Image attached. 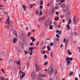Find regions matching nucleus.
Here are the masks:
<instances>
[{
    "label": "nucleus",
    "instance_id": "f257e3e1",
    "mask_svg": "<svg viewBox=\"0 0 80 80\" xmlns=\"http://www.w3.org/2000/svg\"><path fill=\"white\" fill-rule=\"evenodd\" d=\"M53 64H52L49 67L48 70V72L49 73V75H51L53 72Z\"/></svg>",
    "mask_w": 80,
    "mask_h": 80
},
{
    "label": "nucleus",
    "instance_id": "f03ea898",
    "mask_svg": "<svg viewBox=\"0 0 80 80\" xmlns=\"http://www.w3.org/2000/svg\"><path fill=\"white\" fill-rule=\"evenodd\" d=\"M42 77H47V75H45V74H40L37 77L38 79V80H43L42 79Z\"/></svg>",
    "mask_w": 80,
    "mask_h": 80
},
{
    "label": "nucleus",
    "instance_id": "7ed1b4c3",
    "mask_svg": "<svg viewBox=\"0 0 80 80\" xmlns=\"http://www.w3.org/2000/svg\"><path fill=\"white\" fill-rule=\"evenodd\" d=\"M68 8H69V6H67L64 8L63 10V12L64 13H66L67 11L68 10Z\"/></svg>",
    "mask_w": 80,
    "mask_h": 80
},
{
    "label": "nucleus",
    "instance_id": "20e7f679",
    "mask_svg": "<svg viewBox=\"0 0 80 80\" xmlns=\"http://www.w3.org/2000/svg\"><path fill=\"white\" fill-rule=\"evenodd\" d=\"M45 25L46 27H48L50 25V21L49 20H46L45 21Z\"/></svg>",
    "mask_w": 80,
    "mask_h": 80
},
{
    "label": "nucleus",
    "instance_id": "39448f33",
    "mask_svg": "<svg viewBox=\"0 0 80 80\" xmlns=\"http://www.w3.org/2000/svg\"><path fill=\"white\" fill-rule=\"evenodd\" d=\"M19 72L20 73V74H21V73H22V76H21L20 77V78H21V79H22V78L24 77L25 76V74L23 73L22 71L21 70H20L19 71Z\"/></svg>",
    "mask_w": 80,
    "mask_h": 80
},
{
    "label": "nucleus",
    "instance_id": "423d86ee",
    "mask_svg": "<svg viewBox=\"0 0 80 80\" xmlns=\"http://www.w3.org/2000/svg\"><path fill=\"white\" fill-rule=\"evenodd\" d=\"M8 61L9 64H12V63L13 62L14 60H13V59H10Z\"/></svg>",
    "mask_w": 80,
    "mask_h": 80
},
{
    "label": "nucleus",
    "instance_id": "0eeeda50",
    "mask_svg": "<svg viewBox=\"0 0 80 80\" xmlns=\"http://www.w3.org/2000/svg\"><path fill=\"white\" fill-rule=\"evenodd\" d=\"M38 58L37 57L35 58V65H37V63H38Z\"/></svg>",
    "mask_w": 80,
    "mask_h": 80
},
{
    "label": "nucleus",
    "instance_id": "6e6552de",
    "mask_svg": "<svg viewBox=\"0 0 80 80\" xmlns=\"http://www.w3.org/2000/svg\"><path fill=\"white\" fill-rule=\"evenodd\" d=\"M45 17H44L42 18H40L38 19V21H43V20H45Z\"/></svg>",
    "mask_w": 80,
    "mask_h": 80
},
{
    "label": "nucleus",
    "instance_id": "1a4fd4ad",
    "mask_svg": "<svg viewBox=\"0 0 80 80\" xmlns=\"http://www.w3.org/2000/svg\"><path fill=\"white\" fill-rule=\"evenodd\" d=\"M68 44V38L67 39L66 41L65 42V47H67Z\"/></svg>",
    "mask_w": 80,
    "mask_h": 80
},
{
    "label": "nucleus",
    "instance_id": "9d476101",
    "mask_svg": "<svg viewBox=\"0 0 80 80\" xmlns=\"http://www.w3.org/2000/svg\"><path fill=\"white\" fill-rule=\"evenodd\" d=\"M73 22L74 23V24L75 25H76V23H77V21L76 20V18L75 17H74L73 19Z\"/></svg>",
    "mask_w": 80,
    "mask_h": 80
},
{
    "label": "nucleus",
    "instance_id": "9b49d317",
    "mask_svg": "<svg viewBox=\"0 0 80 80\" xmlns=\"http://www.w3.org/2000/svg\"><path fill=\"white\" fill-rule=\"evenodd\" d=\"M14 35L15 37H17V31L15 30H14L13 31Z\"/></svg>",
    "mask_w": 80,
    "mask_h": 80
},
{
    "label": "nucleus",
    "instance_id": "f8f14e48",
    "mask_svg": "<svg viewBox=\"0 0 80 80\" xmlns=\"http://www.w3.org/2000/svg\"><path fill=\"white\" fill-rule=\"evenodd\" d=\"M17 42V40L16 38H14L13 40V43H16V42Z\"/></svg>",
    "mask_w": 80,
    "mask_h": 80
},
{
    "label": "nucleus",
    "instance_id": "ddd939ff",
    "mask_svg": "<svg viewBox=\"0 0 80 80\" xmlns=\"http://www.w3.org/2000/svg\"><path fill=\"white\" fill-rule=\"evenodd\" d=\"M5 23H6V24H7V23H8H8H10V19L9 18H8L7 19L6 22H5Z\"/></svg>",
    "mask_w": 80,
    "mask_h": 80
},
{
    "label": "nucleus",
    "instance_id": "4468645a",
    "mask_svg": "<svg viewBox=\"0 0 80 80\" xmlns=\"http://www.w3.org/2000/svg\"><path fill=\"white\" fill-rule=\"evenodd\" d=\"M31 39L32 40V42H35V38L34 39V37H31Z\"/></svg>",
    "mask_w": 80,
    "mask_h": 80
},
{
    "label": "nucleus",
    "instance_id": "2eb2a0df",
    "mask_svg": "<svg viewBox=\"0 0 80 80\" xmlns=\"http://www.w3.org/2000/svg\"><path fill=\"white\" fill-rule=\"evenodd\" d=\"M35 3H33L32 4H31V5H30L29 6L30 8H33V6H35Z\"/></svg>",
    "mask_w": 80,
    "mask_h": 80
},
{
    "label": "nucleus",
    "instance_id": "dca6fc26",
    "mask_svg": "<svg viewBox=\"0 0 80 80\" xmlns=\"http://www.w3.org/2000/svg\"><path fill=\"white\" fill-rule=\"evenodd\" d=\"M21 48H23L24 47L23 46V43L22 42H19Z\"/></svg>",
    "mask_w": 80,
    "mask_h": 80
},
{
    "label": "nucleus",
    "instance_id": "f3484780",
    "mask_svg": "<svg viewBox=\"0 0 80 80\" xmlns=\"http://www.w3.org/2000/svg\"><path fill=\"white\" fill-rule=\"evenodd\" d=\"M35 65L36 67L37 70V71H39V70H40L39 67L37 66V64H35Z\"/></svg>",
    "mask_w": 80,
    "mask_h": 80
},
{
    "label": "nucleus",
    "instance_id": "a211bd4d",
    "mask_svg": "<svg viewBox=\"0 0 80 80\" xmlns=\"http://www.w3.org/2000/svg\"><path fill=\"white\" fill-rule=\"evenodd\" d=\"M54 26L55 27H57V26L58 25V24H57V22H54Z\"/></svg>",
    "mask_w": 80,
    "mask_h": 80
},
{
    "label": "nucleus",
    "instance_id": "6ab92c4d",
    "mask_svg": "<svg viewBox=\"0 0 80 80\" xmlns=\"http://www.w3.org/2000/svg\"><path fill=\"white\" fill-rule=\"evenodd\" d=\"M47 48L48 51H50L51 50V49H50V46L49 45L47 46Z\"/></svg>",
    "mask_w": 80,
    "mask_h": 80
},
{
    "label": "nucleus",
    "instance_id": "aec40b11",
    "mask_svg": "<svg viewBox=\"0 0 80 80\" xmlns=\"http://www.w3.org/2000/svg\"><path fill=\"white\" fill-rule=\"evenodd\" d=\"M22 7L24 8V11H26V10H27V9H26V6H25V5H22Z\"/></svg>",
    "mask_w": 80,
    "mask_h": 80
},
{
    "label": "nucleus",
    "instance_id": "412c9836",
    "mask_svg": "<svg viewBox=\"0 0 80 80\" xmlns=\"http://www.w3.org/2000/svg\"><path fill=\"white\" fill-rule=\"evenodd\" d=\"M65 6V3H64L62 4L61 6V7L62 8H63Z\"/></svg>",
    "mask_w": 80,
    "mask_h": 80
},
{
    "label": "nucleus",
    "instance_id": "4be33fe9",
    "mask_svg": "<svg viewBox=\"0 0 80 80\" xmlns=\"http://www.w3.org/2000/svg\"><path fill=\"white\" fill-rule=\"evenodd\" d=\"M66 27L68 28V30H70V25H69V24H67L66 25Z\"/></svg>",
    "mask_w": 80,
    "mask_h": 80
},
{
    "label": "nucleus",
    "instance_id": "5701e85b",
    "mask_svg": "<svg viewBox=\"0 0 80 80\" xmlns=\"http://www.w3.org/2000/svg\"><path fill=\"white\" fill-rule=\"evenodd\" d=\"M31 76H35V72H33L31 73Z\"/></svg>",
    "mask_w": 80,
    "mask_h": 80
},
{
    "label": "nucleus",
    "instance_id": "b1692460",
    "mask_svg": "<svg viewBox=\"0 0 80 80\" xmlns=\"http://www.w3.org/2000/svg\"><path fill=\"white\" fill-rule=\"evenodd\" d=\"M6 53V52L5 51H3L2 53V56H4Z\"/></svg>",
    "mask_w": 80,
    "mask_h": 80
},
{
    "label": "nucleus",
    "instance_id": "393cba45",
    "mask_svg": "<svg viewBox=\"0 0 80 80\" xmlns=\"http://www.w3.org/2000/svg\"><path fill=\"white\" fill-rule=\"evenodd\" d=\"M29 63H30L29 62H28L27 63V67H28L27 70H28V68H29Z\"/></svg>",
    "mask_w": 80,
    "mask_h": 80
},
{
    "label": "nucleus",
    "instance_id": "a878e982",
    "mask_svg": "<svg viewBox=\"0 0 80 80\" xmlns=\"http://www.w3.org/2000/svg\"><path fill=\"white\" fill-rule=\"evenodd\" d=\"M73 73H73V72L72 71L69 73V75H73Z\"/></svg>",
    "mask_w": 80,
    "mask_h": 80
},
{
    "label": "nucleus",
    "instance_id": "bb28decb",
    "mask_svg": "<svg viewBox=\"0 0 80 80\" xmlns=\"http://www.w3.org/2000/svg\"><path fill=\"white\" fill-rule=\"evenodd\" d=\"M66 60L67 62V61H69L70 60V58L67 57V58L66 59Z\"/></svg>",
    "mask_w": 80,
    "mask_h": 80
},
{
    "label": "nucleus",
    "instance_id": "cd10ccee",
    "mask_svg": "<svg viewBox=\"0 0 80 80\" xmlns=\"http://www.w3.org/2000/svg\"><path fill=\"white\" fill-rule=\"evenodd\" d=\"M71 22H72V20L71 19H69V21L68 22V24H70V23H71Z\"/></svg>",
    "mask_w": 80,
    "mask_h": 80
},
{
    "label": "nucleus",
    "instance_id": "c85d7f7f",
    "mask_svg": "<svg viewBox=\"0 0 80 80\" xmlns=\"http://www.w3.org/2000/svg\"><path fill=\"white\" fill-rule=\"evenodd\" d=\"M43 3V2L42 0L41 1V2L40 3V5H42V4Z\"/></svg>",
    "mask_w": 80,
    "mask_h": 80
},
{
    "label": "nucleus",
    "instance_id": "c756f323",
    "mask_svg": "<svg viewBox=\"0 0 80 80\" xmlns=\"http://www.w3.org/2000/svg\"><path fill=\"white\" fill-rule=\"evenodd\" d=\"M29 49L31 51V52H33V48H32V47H31V48L30 47L29 48Z\"/></svg>",
    "mask_w": 80,
    "mask_h": 80
},
{
    "label": "nucleus",
    "instance_id": "7c9ffc66",
    "mask_svg": "<svg viewBox=\"0 0 80 80\" xmlns=\"http://www.w3.org/2000/svg\"><path fill=\"white\" fill-rule=\"evenodd\" d=\"M53 28V26L52 25H51L49 27V28L50 30H52V28Z\"/></svg>",
    "mask_w": 80,
    "mask_h": 80
},
{
    "label": "nucleus",
    "instance_id": "2f4dec72",
    "mask_svg": "<svg viewBox=\"0 0 80 80\" xmlns=\"http://www.w3.org/2000/svg\"><path fill=\"white\" fill-rule=\"evenodd\" d=\"M32 80H34L35 78V76H32Z\"/></svg>",
    "mask_w": 80,
    "mask_h": 80
},
{
    "label": "nucleus",
    "instance_id": "473e14b6",
    "mask_svg": "<svg viewBox=\"0 0 80 80\" xmlns=\"http://www.w3.org/2000/svg\"><path fill=\"white\" fill-rule=\"evenodd\" d=\"M36 15H38V13H39V12H38V10H36Z\"/></svg>",
    "mask_w": 80,
    "mask_h": 80
},
{
    "label": "nucleus",
    "instance_id": "72a5a7b5",
    "mask_svg": "<svg viewBox=\"0 0 80 80\" xmlns=\"http://www.w3.org/2000/svg\"><path fill=\"white\" fill-rule=\"evenodd\" d=\"M31 33H32V32H29L28 34V37H30V34H31Z\"/></svg>",
    "mask_w": 80,
    "mask_h": 80
},
{
    "label": "nucleus",
    "instance_id": "f704fd0d",
    "mask_svg": "<svg viewBox=\"0 0 80 80\" xmlns=\"http://www.w3.org/2000/svg\"><path fill=\"white\" fill-rule=\"evenodd\" d=\"M56 36L58 38H59L60 37L58 34H57L56 35Z\"/></svg>",
    "mask_w": 80,
    "mask_h": 80
},
{
    "label": "nucleus",
    "instance_id": "c9c22d12",
    "mask_svg": "<svg viewBox=\"0 0 80 80\" xmlns=\"http://www.w3.org/2000/svg\"><path fill=\"white\" fill-rule=\"evenodd\" d=\"M53 52L52 51L51 53V58H53Z\"/></svg>",
    "mask_w": 80,
    "mask_h": 80
},
{
    "label": "nucleus",
    "instance_id": "e433bc0d",
    "mask_svg": "<svg viewBox=\"0 0 80 80\" xmlns=\"http://www.w3.org/2000/svg\"><path fill=\"white\" fill-rule=\"evenodd\" d=\"M48 62H45L44 63V65L45 66H46L47 65H48Z\"/></svg>",
    "mask_w": 80,
    "mask_h": 80
},
{
    "label": "nucleus",
    "instance_id": "4c0bfd02",
    "mask_svg": "<svg viewBox=\"0 0 80 80\" xmlns=\"http://www.w3.org/2000/svg\"><path fill=\"white\" fill-rule=\"evenodd\" d=\"M54 12H53L52 11H51V15H53V14H54Z\"/></svg>",
    "mask_w": 80,
    "mask_h": 80
},
{
    "label": "nucleus",
    "instance_id": "58836bf2",
    "mask_svg": "<svg viewBox=\"0 0 80 80\" xmlns=\"http://www.w3.org/2000/svg\"><path fill=\"white\" fill-rule=\"evenodd\" d=\"M53 0H51L50 2V4H51V5H52V4H53Z\"/></svg>",
    "mask_w": 80,
    "mask_h": 80
},
{
    "label": "nucleus",
    "instance_id": "ea45409f",
    "mask_svg": "<svg viewBox=\"0 0 80 80\" xmlns=\"http://www.w3.org/2000/svg\"><path fill=\"white\" fill-rule=\"evenodd\" d=\"M15 66H12L11 68V70H13L15 69Z\"/></svg>",
    "mask_w": 80,
    "mask_h": 80
},
{
    "label": "nucleus",
    "instance_id": "a19ab883",
    "mask_svg": "<svg viewBox=\"0 0 80 80\" xmlns=\"http://www.w3.org/2000/svg\"><path fill=\"white\" fill-rule=\"evenodd\" d=\"M17 64L19 65H20L21 63L19 61H17Z\"/></svg>",
    "mask_w": 80,
    "mask_h": 80
},
{
    "label": "nucleus",
    "instance_id": "79ce46f5",
    "mask_svg": "<svg viewBox=\"0 0 80 80\" xmlns=\"http://www.w3.org/2000/svg\"><path fill=\"white\" fill-rule=\"evenodd\" d=\"M71 62L70 61H68L67 62V65H68V64L70 63Z\"/></svg>",
    "mask_w": 80,
    "mask_h": 80
},
{
    "label": "nucleus",
    "instance_id": "37998d69",
    "mask_svg": "<svg viewBox=\"0 0 80 80\" xmlns=\"http://www.w3.org/2000/svg\"><path fill=\"white\" fill-rule=\"evenodd\" d=\"M4 15H8V13H7V12H4Z\"/></svg>",
    "mask_w": 80,
    "mask_h": 80
},
{
    "label": "nucleus",
    "instance_id": "c03bdc74",
    "mask_svg": "<svg viewBox=\"0 0 80 80\" xmlns=\"http://www.w3.org/2000/svg\"><path fill=\"white\" fill-rule=\"evenodd\" d=\"M54 73L55 75H56V74L57 73V70H56L54 72Z\"/></svg>",
    "mask_w": 80,
    "mask_h": 80
},
{
    "label": "nucleus",
    "instance_id": "a18cd8bd",
    "mask_svg": "<svg viewBox=\"0 0 80 80\" xmlns=\"http://www.w3.org/2000/svg\"><path fill=\"white\" fill-rule=\"evenodd\" d=\"M22 35L23 36H24V38L25 39V38H26V36H25V34L24 33H22Z\"/></svg>",
    "mask_w": 80,
    "mask_h": 80
},
{
    "label": "nucleus",
    "instance_id": "49530a36",
    "mask_svg": "<svg viewBox=\"0 0 80 80\" xmlns=\"http://www.w3.org/2000/svg\"><path fill=\"white\" fill-rule=\"evenodd\" d=\"M68 53H69V55H71L72 54V53L71 52H68Z\"/></svg>",
    "mask_w": 80,
    "mask_h": 80
},
{
    "label": "nucleus",
    "instance_id": "de8ad7c7",
    "mask_svg": "<svg viewBox=\"0 0 80 80\" xmlns=\"http://www.w3.org/2000/svg\"><path fill=\"white\" fill-rule=\"evenodd\" d=\"M53 43L52 42L50 44V46H53Z\"/></svg>",
    "mask_w": 80,
    "mask_h": 80
},
{
    "label": "nucleus",
    "instance_id": "09e8293b",
    "mask_svg": "<svg viewBox=\"0 0 80 80\" xmlns=\"http://www.w3.org/2000/svg\"><path fill=\"white\" fill-rule=\"evenodd\" d=\"M30 45L31 46H32V45H33V42H31L30 43Z\"/></svg>",
    "mask_w": 80,
    "mask_h": 80
},
{
    "label": "nucleus",
    "instance_id": "8fccbe9b",
    "mask_svg": "<svg viewBox=\"0 0 80 80\" xmlns=\"http://www.w3.org/2000/svg\"><path fill=\"white\" fill-rule=\"evenodd\" d=\"M52 12H55V10H54V8H52Z\"/></svg>",
    "mask_w": 80,
    "mask_h": 80
},
{
    "label": "nucleus",
    "instance_id": "3c124183",
    "mask_svg": "<svg viewBox=\"0 0 80 80\" xmlns=\"http://www.w3.org/2000/svg\"><path fill=\"white\" fill-rule=\"evenodd\" d=\"M44 58H45V59H47V55H44Z\"/></svg>",
    "mask_w": 80,
    "mask_h": 80
},
{
    "label": "nucleus",
    "instance_id": "603ef678",
    "mask_svg": "<svg viewBox=\"0 0 80 80\" xmlns=\"http://www.w3.org/2000/svg\"><path fill=\"white\" fill-rule=\"evenodd\" d=\"M40 14L41 15H42V11H40Z\"/></svg>",
    "mask_w": 80,
    "mask_h": 80
},
{
    "label": "nucleus",
    "instance_id": "864d4df0",
    "mask_svg": "<svg viewBox=\"0 0 80 80\" xmlns=\"http://www.w3.org/2000/svg\"><path fill=\"white\" fill-rule=\"evenodd\" d=\"M33 53V51H31V52L29 53L30 55H32Z\"/></svg>",
    "mask_w": 80,
    "mask_h": 80
},
{
    "label": "nucleus",
    "instance_id": "5fc2aeb1",
    "mask_svg": "<svg viewBox=\"0 0 80 80\" xmlns=\"http://www.w3.org/2000/svg\"><path fill=\"white\" fill-rule=\"evenodd\" d=\"M64 17V16L63 15H60V17L61 18H62Z\"/></svg>",
    "mask_w": 80,
    "mask_h": 80
},
{
    "label": "nucleus",
    "instance_id": "6e6d98bb",
    "mask_svg": "<svg viewBox=\"0 0 80 80\" xmlns=\"http://www.w3.org/2000/svg\"><path fill=\"white\" fill-rule=\"evenodd\" d=\"M55 9H56V10H57L58 9V7H55Z\"/></svg>",
    "mask_w": 80,
    "mask_h": 80
},
{
    "label": "nucleus",
    "instance_id": "4d7b16f0",
    "mask_svg": "<svg viewBox=\"0 0 80 80\" xmlns=\"http://www.w3.org/2000/svg\"><path fill=\"white\" fill-rule=\"evenodd\" d=\"M66 42V38H64L63 40V42L64 43H65Z\"/></svg>",
    "mask_w": 80,
    "mask_h": 80
},
{
    "label": "nucleus",
    "instance_id": "13d9d810",
    "mask_svg": "<svg viewBox=\"0 0 80 80\" xmlns=\"http://www.w3.org/2000/svg\"><path fill=\"white\" fill-rule=\"evenodd\" d=\"M25 53L26 54H27V53H28V52H27V51H25Z\"/></svg>",
    "mask_w": 80,
    "mask_h": 80
},
{
    "label": "nucleus",
    "instance_id": "bf43d9fd",
    "mask_svg": "<svg viewBox=\"0 0 80 80\" xmlns=\"http://www.w3.org/2000/svg\"><path fill=\"white\" fill-rule=\"evenodd\" d=\"M65 1V0H61V2H62V3H63V2H64Z\"/></svg>",
    "mask_w": 80,
    "mask_h": 80
},
{
    "label": "nucleus",
    "instance_id": "052dcab7",
    "mask_svg": "<svg viewBox=\"0 0 80 80\" xmlns=\"http://www.w3.org/2000/svg\"><path fill=\"white\" fill-rule=\"evenodd\" d=\"M46 48V47L45 46H43V47L42 48V49H45V48Z\"/></svg>",
    "mask_w": 80,
    "mask_h": 80
},
{
    "label": "nucleus",
    "instance_id": "680f3d73",
    "mask_svg": "<svg viewBox=\"0 0 80 80\" xmlns=\"http://www.w3.org/2000/svg\"><path fill=\"white\" fill-rule=\"evenodd\" d=\"M61 30H60V31H59V33H58L59 35H60V34H61Z\"/></svg>",
    "mask_w": 80,
    "mask_h": 80
},
{
    "label": "nucleus",
    "instance_id": "e2e57ef3",
    "mask_svg": "<svg viewBox=\"0 0 80 80\" xmlns=\"http://www.w3.org/2000/svg\"><path fill=\"white\" fill-rule=\"evenodd\" d=\"M38 28H39V29H40V25L38 24Z\"/></svg>",
    "mask_w": 80,
    "mask_h": 80
},
{
    "label": "nucleus",
    "instance_id": "0e129e2a",
    "mask_svg": "<svg viewBox=\"0 0 80 80\" xmlns=\"http://www.w3.org/2000/svg\"><path fill=\"white\" fill-rule=\"evenodd\" d=\"M58 13H58V12H56V15H58Z\"/></svg>",
    "mask_w": 80,
    "mask_h": 80
},
{
    "label": "nucleus",
    "instance_id": "69168bd1",
    "mask_svg": "<svg viewBox=\"0 0 80 80\" xmlns=\"http://www.w3.org/2000/svg\"><path fill=\"white\" fill-rule=\"evenodd\" d=\"M26 30L28 31V27H27L26 28Z\"/></svg>",
    "mask_w": 80,
    "mask_h": 80
},
{
    "label": "nucleus",
    "instance_id": "338daca9",
    "mask_svg": "<svg viewBox=\"0 0 80 80\" xmlns=\"http://www.w3.org/2000/svg\"><path fill=\"white\" fill-rule=\"evenodd\" d=\"M70 60H71V61H72V60H73V59H72V58H70Z\"/></svg>",
    "mask_w": 80,
    "mask_h": 80
},
{
    "label": "nucleus",
    "instance_id": "774afa93",
    "mask_svg": "<svg viewBox=\"0 0 80 80\" xmlns=\"http://www.w3.org/2000/svg\"><path fill=\"white\" fill-rule=\"evenodd\" d=\"M78 78L77 77L75 78V80H78Z\"/></svg>",
    "mask_w": 80,
    "mask_h": 80
}]
</instances>
